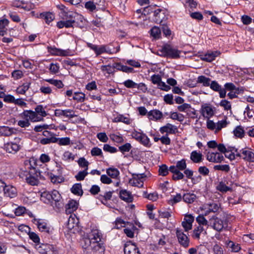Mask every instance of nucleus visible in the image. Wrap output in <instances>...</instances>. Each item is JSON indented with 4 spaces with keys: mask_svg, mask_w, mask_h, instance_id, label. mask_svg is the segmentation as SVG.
Returning <instances> with one entry per match:
<instances>
[{
    "mask_svg": "<svg viewBox=\"0 0 254 254\" xmlns=\"http://www.w3.org/2000/svg\"><path fill=\"white\" fill-rule=\"evenodd\" d=\"M24 164L25 165H29L28 167L29 171L25 179L27 184L31 186H37L39 183L40 179L45 180L44 177L38 170L36 161L34 158L25 161Z\"/></svg>",
    "mask_w": 254,
    "mask_h": 254,
    "instance_id": "1",
    "label": "nucleus"
},
{
    "mask_svg": "<svg viewBox=\"0 0 254 254\" xmlns=\"http://www.w3.org/2000/svg\"><path fill=\"white\" fill-rule=\"evenodd\" d=\"M103 235L100 231L97 229H92L87 237L83 238L81 244L83 248L88 249L93 243L101 242Z\"/></svg>",
    "mask_w": 254,
    "mask_h": 254,
    "instance_id": "2",
    "label": "nucleus"
},
{
    "mask_svg": "<svg viewBox=\"0 0 254 254\" xmlns=\"http://www.w3.org/2000/svg\"><path fill=\"white\" fill-rule=\"evenodd\" d=\"M159 52L160 53V54H159L160 56L174 59L179 58L181 53V51L174 48L169 44L164 45L159 50Z\"/></svg>",
    "mask_w": 254,
    "mask_h": 254,
    "instance_id": "3",
    "label": "nucleus"
},
{
    "mask_svg": "<svg viewBox=\"0 0 254 254\" xmlns=\"http://www.w3.org/2000/svg\"><path fill=\"white\" fill-rule=\"evenodd\" d=\"M209 226L218 232H221L227 227V219L225 217H219L214 215L209 219Z\"/></svg>",
    "mask_w": 254,
    "mask_h": 254,
    "instance_id": "4",
    "label": "nucleus"
},
{
    "mask_svg": "<svg viewBox=\"0 0 254 254\" xmlns=\"http://www.w3.org/2000/svg\"><path fill=\"white\" fill-rule=\"evenodd\" d=\"M35 248L37 252L41 254H59V249L55 245L49 244L38 243L36 244Z\"/></svg>",
    "mask_w": 254,
    "mask_h": 254,
    "instance_id": "5",
    "label": "nucleus"
},
{
    "mask_svg": "<svg viewBox=\"0 0 254 254\" xmlns=\"http://www.w3.org/2000/svg\"><path fill=\"white\" fill-rule=\"evenodd\" d=\"M20 141L21 138L16 137L13 140L4 143L3 149L8 153L15 154L21 149Z\"/></svg>",
    "mask_w": 254,
    "mask_h": 254,
    "instance_id": "6",
    "label": "nucleus"
},
{
    "mask_svg": "<svg viewBox=\"0 0 254 254\" xmlns=\"http://www.w3.org/2000/svg\"><path fill=\"white\" fill-rule=\"evenodd\" d=\"M78 204L75 200H70L65 205V213L67 214H70L68 221V227L73 228L74 225L70 226V224L74 223V217H75V214H71L74 211H75L78 208Z\"/></svg>",
    "mask_w": 254,
    "mask_h": 254,
    "instance_id": "7",
    "label": "nucleus"
},
{
    "mask_svg": "<svg viewBox=\"0 0 254 254\" xmlns=\"http://www.w3.org/2000/svg\"><path fill=\"white\" fill-rule=\"evenodd\" d=\"M131 135L133 138L135 139L144 146H150V139L145 133L134 130L132 131Z\"/></svg>",
    "mask_w": 254,
    "mask_h": 254,
    "instance_id": "8",
    "label": "nucleus"
},
{
    "mask_svg": "<svg viewBox=\"0 0 254 254\" xmlns=\"http://www.w3.org/2000/svg\"><path fill=\"white\" fill-rule=\"evenodd\" d=\"M166 11L165 9H157L153 12L152 20L157 23L165 24V22L167 19Z\"/></svg>",
    "mask_w": 254,
    "mask_h": 254,
    "instance_id": "9",
    "label": "nucleus"
},
{
    "mask_svg": "<svg viewBox=\"0 0 254 254\" xmlns=\"http://www.w3.org/2000/svg\"><path fill=\"white\" fill-rule=\"evenodd\" d=\"M176 233L180 245L184 248L188 247L190 244V239L188 236L184 233L182 230L179 228L176 229Z\"/></svg>",
    "mask_w": 254,
    "mask_h": 254,
    "instance_id": "10",
    "label": "nucleus"
},
{
    "mask_svg": "<svg viewBox=\"0 0 254 254\" xmlns=\"http://www.w3.org/2000/svg\"><path fill=\"white\" fill-rule=\"evenodd\" d=\"M207 160L210 162L219 163L224 160L222 153L217 152L208 151L206 155Z\"/></svg>",
    "mask_w": 254,
    "mask_h": 254,
    "instance_id": "11",
    "label": "nucleus"
},
{
    "mask_svg": "<svg viewBox=\"0 0 254 254\" xmlns=\"http://www.w3.org/2000/svg\"><path fill=\"white\" fill-rule=\"evenodd\" d=\"M34 223H35L39 231L42 232H45L50 234L52 233L53 229L49 226L48 224L43 220L34 218L33 220Z\"/></svg>",
    "mask_w": 254,
    "mask_h": 254,
    "instance_id": "12",
    "label": "nucleus"
},
{
    "mask_svg": "<svg viewBox=\"0 0 254 254\" xmlns=\"http://www.w3.org/2000/svg\"><path fill=\"white\" fill-rule=\"evenodd\" d=\"M146 177L144 173L142 174H132V178L129 180V183L132 186L142 188L143 186V183L142 179Z\"/></svg>",
    "mask_w": 254,
    "mask_h": 254,
    "instance_id": "13",
    "label": "nucleus"
},
{
    "mask_svg": "<svg viewBox=\"0 0 254 254\" xmlns=\"http://www.w3.org/2000/svg\"><path fill=\"white\" fill-rule=\"evenodd\" d=\"M23 118L24 119H27L29 122H38L42 120L41 117H38V115L35 112L31 110L24 111L22 113Z\"/></svg>",
    "mask_w": 254,
    "mask_h": 254,
    "instance_id": "14",
    "label": "nucleus"
},
{
    "mask_svg": "<svg viewBox=\"0 0 254 254\" xmlns=\"http://www.w3.org/2000/svg\"><path fill=\"white\" fill-rule=\"evenodd\" d=\"M220 55V52L218 51H209L204 55H200V59L203 61L210 63Z\"/></svg>",
    "mask_w": 254,
    "mask_h": 254,
    "instance_id": "15",
    "label": "nucleus"
},
{
    "mask_svg": "<svg viewBox=\"0 0 254 254\" xmlns=\"http://www.w3.org/2000/svg\"><path fill=\"white\" fill-rule=\"evenodd\" d=\"M90 248L93 254H104L105 248L103 243H93L88 248Z\"/></svg>",
    "mask_w": 254,
    "mask_h": 254,
    "instance_id": "16",
    "label": "nucleus"
},
{
    "mask_svg": "<svg viewBox=\"0 0 254 254\" xmlns=\"http://www.w3.org/2000/svg\"><path fill=\"white\" fill-rule=\"evenodd\" d=\"M55 115L57 117L63 116L64 117L68 118L69 119H72L77 116L75 114L74 111L70 109H56L55 111Z\"/></svg>",
    "mask_w": 254,
    "mask_h": 254,
    "instance_id": "17",
    "label": "nucleus"
},
{
    "mask_svg": "<svg viewBox=\"0 0 254 254\" xmlns=\"http://www.w3.org/2000/svg\"><path fill=\"white\" fill-rule=\"evenodd\" d=\"M124 251L125 254H141L137 246L130 242L125 244Z\"/></svg>",
    "mask_w": 254,
    "mask_h": 254,
    "instance_id": "18",
    "label": "nucleus"
},
{
    "mask_svg": "<svg viewBox=\"0 0 254 254\" xmlns=\"http://www.w3.org/2000/svg\"><path fill=\"white\" fill-rule=\"evenodd\" d=\"M3 190L5 196L10 198H14L17 195V189L12 186L5 185Z\"/></svg>",
    "mask_w": 254,
    "mask_h": 254,
    "instance_id": "19",
    "label": "nucleus"
},
{
    "mask_svg": "<svg viewBox=\"0 0 254 254\" xmlns=\"http://www.w3.org/2000/svg\"><path fill=\"white\" fill-rule=\"evenodd\" d=\"M162 134L166 133L168 134H175L178 131V127L171 124L167 123L166 125L161 127L159 129Z\"/></svg>",
    "mask_w": 254,
    "mask_h": 254,
    "instance_id": "20",
    "label": "nucleus"
},
{
    "mask_svg": "<svg viewBox=\"0 0 254 254\" xmlns=\"http://www.w3.org/2000/svg\"><path fill=\"white\" fill-rule=\"evenodd\" d=\"M48 51L52 55L57 56H68L69 55V50H62L55 47H49Z\"/></svg>",
    "mask_w": 254,
    "mask_h": 254,
    "instance_id": "21",
    "label": "nucleus"
},
{
    "mask_svg": "<svg viewBox=\"0 0 254 254\" xmlns=\"http://www.w3.org/2000/svg\"><path fill=\"white\" fill-rule=\"evenodd\" d=\"M200 113L204 118L208 119L214 115V111L212 106L207 104L201 106Z\"/></svg>",
    "mask_w": 254,
    "mask_h": 254,
    "instance_id": "22",
    "label": "nucleus"
},
{
    "mask_svg": "<svg viewBox=\"0 0 254 254\" xmlns=\"http://www.w3.org/2000/svg\"><path fill=\"white\" fill-rule=\"evenodd\" d=\"M242 154V158L249 162H254V153L251 149L243 148L240 150Z\"/></svg>",
    "mask_w": 254,
    "mask_h": 254,
    "instance_id": "23",
    "label": "nucleus"
},
{
    "mask_svg": "<svg viewBox=\"0 0 254 254\" xmlns=\"http://www.w3.org/2000/svg\"><path fill=\"white\" fill-rule=\"evenodd\" d=\"M120 197L122 200L128 203L132 202L133 200L131 193L126 190H120Z\"/></svg>",
    "mask_w": 254,
    "mask_h": 254,
    "instance_id": "24",
    "label": "nucleus"
},
{
    "mask_svg": "<svg viewBox=\"0 0 254 254\" xmlns=\"http://www.w3.org/2000/svg\"><path fill=\"white\" fill-rule=\"evenodd\" d=\"M147 116L150 120L158 121L162 118L163 114L158 110H152L148 112Z\"/></svg>",
    "mask_w": 254,
    "mask_h": 254,
    "instance_id": "25",
    "label": "nucleus"
},
{
    "mask_svg": "<svg viewBox=\"0 0 254 254\" xmlns=\"http://www.w3.org/2000/svg\"><path fill=\"white\" fill-rule=\"evenodd\" d=\"M190 159L193 163H200L202 162L203 158L202 153L196 150L192 151L190 155Z\"/></svg>",
    "mask_w": 254,
    "mask_h": 254,
    "instance_id": "26",
    "label": "nucleus"
},
{
    "mask_svg": "<svg viewBox=\"0 0 254 254\" xmlns=\"http://www.w3.org/2000/svg\"><path fill=\"white\" fill-rule=\"evenodd\" d=\"M113 191H109L105 192L104 194H100L99 196V199L102 203L108 206L111 207L110 204L108 202V200H110L112 197Z\"/></svg>",
    "mask_w": 254,
    "mask_h": 254,
    "instance_id": "27",
    "label": "nucleus"
},
{
    "mask_svg": "<svg viewBox=\"0 0 254 254\" xmlns=\"http://www.w3.org/2000/svg\"><path fill=\"white\" fill-rule=\"evenodd\" d=\"M15 133V129L7 126H0V136H10Z\"/></svg>",
    "mask_w": 254,
    "mask_h": 254,
    "instance_id": "28",
    "label": "nucleus"
},
{
    "mask_svg": "<svg viewBox=\"0 0 254 254\" xmlns=\"http://www.w3.org/2000/svg\"><path fill=\"white\" fill-rule=\"evenodd\" d=\"M75 23V21L74 19H70L66 20H61L57 22V26L60 28H63L64 27L65 28H70L73 27Z\"/></svg>",
    "mask_w": 254,
    "mask_h": 254,
    "instance_id": "29",
    "label": "nucleus"
},
{
    "mask_svg": "<svg viewBox=\"0 0 254 254\" xmlns=\"http://www.w3.org/2000/svg\"><path fill=\"white\" fill-rule=\"evenodd\" d=\"M31 84V83L30 81L24 82L22 85H19L16 88V93L19 94L24 95L26 91L30 88Z\"/></svg>",
    "mask_w": 254,
    "mask_h": 254,
    "instance_id": "30",
    "label": "nucleus"
},
{
    "mask_svg": "<svg viewBox=\"0 0 254 254\" xmlns=\"http://www.w3.org/2000/svg\"><path fill=\"white\" fill-rule=\"evenodd\" d=\"M196 198V195L193 193L187 192L183 195V201L189 204L192 203Z\"/></svg>",
    "mask_w": 254,
    "mask_h": 254,
    "instance_id": "31",
    "label": "nucleus"
},
{
    "mask_svg": "<svg viewBox=\"0 0 254 254\" xmlns=\"http://www.w3.org/2000/svg\"><path fill=\"white\" fill-rule=\"evenodd\" d=\"M132 120L128 117H126L123 115H119L114 119V122H123L126 125H130Z\"/></svg>",
    "mask_w": 254,
    "mask_h": 254,
    "instance_id": "32",
    "label": "nucleus"
},
{
    "mask_svg": "<svg viewBox=\"0 0 254 254\" xmlns=\"http://www.w3.org/2000/svg\"><path fill=\"white\" fill-rule=\"evenodd\" d=\"M49 178L53 184H60L64 181V178L62 175H55L52 173H48Z\"/></svg>",
    "mask_w": 254,
    "mask_h": 254,
    "instance_id": "33",
    "label": "nucleus"
},
{
    "mask_svg": "<svg viewBox=\"0 0 254 254\" xmlns=\"http://www.w3.org/2000/svg\"><path fill=\"white\" fill-rule=\"evenodd\" d=\"M71 191L74 194L81 196L83 194V190L81 184H75L71 188Z\"/></svg>",
    "mask_w": 254,
    "mask_h": 254,
    "instance_id": "34",
    "label": "nucleus"
},
{
    "mask_svg": "<svg viewBox=\"0 0 254 254\" xmlns=\"http://www.w3.org/2000/svg\"><path fill=\"white\" fill-rule=\"evenodd\" d=\"M227 247L229 248L232 252L237 253L241 250V247L239 244L234 243L232 241H229L227 243Z\"/></svg>",
    "mask_w": 254,
    "mask_h": 254,
    "instance_id": "35",
    "label": "nucleus"
},
{
    "mask_svg": "<svg viewBox=\"0 0 254 254\" xmlns=\"http://www.w3.org/2000/svg\"><path fill=\"white\" fill-rule=\"evenodd\" d=\"M210 82V78L207 77L204 75H200L197 77V82L198 83H202L203 86H209Z\"/></svg>",
    "mask_w": 254,
    "mask_h": 254,
    "instance_id": "36",
    "label": "nucleus"
},
{
    "mask_svg": "<svg viewBox=\"0 0 254 254\" xmlns=\"http://www.w3.org/2000/svg\"><path fill=\"white\" fill-rule=\"evenodd\" d=\"M41 199L45 203L52 202L51 191H44L42 192Z\"/></svg>",
    "mask_w": 254,
    "mask_h": 254,
    "instance_id": "37",
    "label": "nucleus"
},
{
    "mask_svg": "<svg viewBox=\"0 0 254 254\" xmlns=\"http://www.w3.org/2000/svg\"><path fill=\"white\" fill-rule=\"evenodd\" d=\"M106 173L108 176L113 179L117 178L120 175V172L118 169L113 167L107 169Z\"/></svg>",
    "mask_w": 254,
    "mask_h": 254,
    "instance_id": "38",
    "label": "nucleus"
},
{
    "mask_svg": "<svg viewBox=\"0 0 254 254\" xmlns=\"http://www.w3.org/2000/svg\"><path fill=\"white\" fill-rule=\"evenodd\" d=\"M45 81L49 82L51 84L55 86L59 89L62 88L64 86V84H63V82L60 80L51 78L45 79Z\"/></svg>",
    "mask_w": 254,
    "mask_h": 254,
    "instance_id": "39",
    "label": "nucleus"
},
{
    "mask_svg": "<svg viewBox=\"0 0 254 254\" xmlns=\"http://www.w3.org/2000/svg\"><path fill=\"white\" fill-rule=\"evenodd\" d=\"M57 139L56 136H52L51 137H45L41 139L39 143L42 145H46L51 143H57Z\"/></svg>",
    "mask_w": 254,
    "mask_h": 254,
    "instance_id": "40",
    "label": "nucleus"
},
{
    "mask_svg": "<svg viewBox=\"0 0 254 254\" xmlns=\"http://www.w3.org/2000/svg\"><path fill=\"white\" fill-rule=\"evenodd\" d=\"M196 222L198 223L199 226H206L207 227L209 226V220L207 221L203 215H199L196 218Z\"/></svg>",
    "mask_w": 254,
    "mask_h": 254,
    "instance_id": "41",
    "label": "nucleus"
},
{
    "mask_svg": "<svg viewBox=\"0 0 254 254\" xmlns=\"http://www.w3.org/2000/svg\"><path fill=\"white\" fill-rule=\"evenodd\" d=\"M85 99V94L79 92H74L72 97V99L76 101L77 102H83L84 101Z\"/></svg>",
    "mask_w": 254,
    "mask_h": 254,
    "instance_id": "42",
    "label": "nucleus"
},
{
    "mask_svg": "<svg viewBox=\"0 0 254 254\" xmlns=\"http://www.w3.org/2000/svg\"><path fill=\"white\" fill-rule=\"evenodd\" d=\"M234 135L240 138H242L244 136L245 131L243 128L239 126H237L235 129L233 130Z\"/></svg>",
    "mask_w": 254,
    "mask_h": 254,
    "instance_id": "43",
    "label": "nucleus"
},
{
    "mask_svg": "<svg viewBox=\"0 0 254 254\" xmlns=\"http://www.w3.org/2000/svg\"><path fill=\"white\" fill-rule=\"evenodd\" d=\"M150 35L155 39H158L160 37L161 30L160 28L157 26H154L150 30Z\"/></svg>",
    "mask_w": 254,
    "mask_h": 254,
    "instance_id": "44",
    "label": "nucleus"
},
{
    "mask_svg": "<svg viewBox=\"0 0 254 254\" xmlns=\"http://www.w3.org/2000/svg\"><path fill=\"white\" fill-rule=\"evenodd\" d=\"M172 212L170 210H167L166 209H161L158 210L159 216L162 218L169 219L171 217Z\"/></svg>",
    "mask_w": 254,
    "mask_h": 254,
    "instance_id": "45",
    "label": "nucleus"
},
{
    "mask_svg": "<svg viewBox=\"0 0 254 254\" xmlns=\"http://www.w3.org/2000/svg\"><path fill=\"white\" fill-rule=\"evenodd\" d=\"M216 189L222 192H226L232 190V189L230 187L227 186L223 182H221L219 183Z\"/></svg>",
    "mask_w": 254,
    "mask_h": 254,
    "instance_id": "46",
    "label": "nucleus"
},
{
    "mask_svg": "<svg viewBox=\"0 0 254 254\" xmlns=\"http://www.w3.org/2000/svg\"><path fill=\"white\" fill-rule=\"evenodd\" d=\"M159 175L166 176L169 174V169L166 164H162L159 166Z\"/></svg>",
    "mask_w": 254,
    "mask_h": 254,
    "instance_id": "47",
    "label": "nucleus"
},
{
    "mask_svg": "<svg viewBox=\"0 0 254 254\" xmlns=\"http://www.w3.org/2000/svg\"><path fill=\"white\" fill-rule=\"evenodd\" d=\"M204 230L203 226H198L195 228L193 231L192 237L195 239H199L200 234Z\"/></svg>",
    "mask_w": 254,
    "mask_h": 254,
    "instance_id": "48",
    "label": "nucleus"
},
{
    "mask_svg": "<svg viewBox=\"0 0 254 254\" xmlns=\"http://www.w3.org/2000/svg\"><path fill=\"white\" fill-rule=\"evenodd\" d=\"M215 170L222 171L228 173L230 170V168L229 165H215L213 167Z\"/></svg>",
    "mask_w": 254,
    "mask_h": 254,
    "instance_id": "49",
    "label": "nucleus"
},
{
    "mask_svg": "<svg viewBox=\"0 0 254 254\" xmlns=\"http://www.w3.org/2000/svg\"><path fill=\"white\" fill-rule=\"evenodd\" d=\"M42 15L47 24H49L55 19V15L51 12H46Z\"/></svg>",
    "mask_w": 254,
    "mask_h": 254,
    "instance_id": "50",
    "label": "nucleus"
},
{
    "mask_svg": "<svg viewBox=\"0 0 254 254\" xmlns=\"http://www.w3.org/2000/svg\"><path fill=\"white\" fill-rule=\"evenodd\" d=\"M57 142L60 145H68L70 143V139L69 137H65L62 138H57Z\"/></svg>",
    "mask_w": 254,
    "mask_h": 254,
    "instance_id": "51",
    "label": "nucleus"
},
{
    "mask_svg": "<svg viewBox=\"0 0 254 254\" xmlns=\"http://www.w3.org/2000/svg\"><path fill=\"white\" fill-rule=\"evenodd\" d=\"M143 196L153 201H156L158 198V196L157 193H148L147 192H144Z\"/></svg>",
    "mask_w": 254,
    "mask_h": 254,
    "instance_id": "52",
    "label": "nucleus"
},
{
    "mask_svg": "<svg viewBox=\"0 0 254 254\" xmlns=\"http://www.w3.org/2000/svg\"><path fill=\"white\" fill-rule=\"evenodd\" d=\"M102 71H106L109 74H112L115 72V68L114 67V64L111 66L110 64L102 65L101 67Z\"/></svg>",
    "mask_w": 254,
    "mask_h": 254,
    "instance_id": "53",
    "label": "nucleus"
},
{
    "mask_svg": "<svg viewBox=\"0 0 254 254\" xmlns=\"http://www.w3.org/2000/svg\"><path fill=\"white\" fill-rule=\"evenodd\" d=\"M62 159L66 161H73L74 159V155L68 151H65L63 155Z\"/></svg>",
    "mask_w": 254,
    "mask_h": 254,
    "instance_id": "54",
    "label": "nucleus"
},
{
    "mask_svg": "<svg viewBox=\"0 0 254 254\" xmlns=\"http://www.w3.org/2000/svg\"><path fill=\"white\" fill-rule=\"evenodd\" d=\"M88 175L87 170H84L82 171L79 172L75 178L77 181H83L85 177Z\"/></svg>",
    "mask_w": 254,
    "mask_h": 254,
    "instance_id": "55",
    "label": "nucleus"
},
{
    "mask_svg": "<svg viewBox=\"0 0 254 254\" xmlns=\"http://www.w3.org/2000/svg\"><path fill=\"white\" fill-rule=\"evenodd\" d=\"M77 163L80 167L85 168L84 169L85 170H88L89 162L84 157H80L77 161Z\"/></svg>",
    "mask_w": 254,
    "mask_h": 254,
    "instance_id": "56",
    "label": "nucleus"
},
{
    "mask_svg": "<svg viewBox=\"0 0 254 254\" xmlns=\"http://www.w3.org/2000/svg\"><path fill=\"white\" fill-rule=\"evenodd\" d=\"M11 76L14 80H18L24 76V74L21 70H14L11 73Z\"/></svg>",
    "mask_w": 254,
    "mask_h": 254,
    "instance_id": "57",
    "label": "nucleus"
},
{
    "mask_svg": "<svg viewBox=\"0 0 254 254\" xmlns=\"http://www.w3.org/2000/svg\"><path fill=\"white\" fill-rule=\"evenodd\" d=\"M198 172L203 176H207L209 175L210 171L207 167L202 166L198 168Z\"/></svg>",
    "mask_w": 254,
    "mask_h": 254,
    "instance_id": "58",
    "label": "nucleus"
},
{
    "mask_svg": "<svg viewBox=\"0 0 254 254\" xmlns=\"http://www.w3.org/2000/svg\"><path fill=\"white\" fill-rule=\"evenodd\" d=\"M176 166L179 170L183 171L187 168V163L184 159L178 161L176 163Z\"/></svg>",
    "mask_w": 254,
    "mask_h": 254,
    "instance_id": "59",
    "label": "nucleus"
},
{
    "mask_svg": "<svg viewBox=\"0 0 254 254\" xmlns=\"http://www.w3.org/2000/svg\"><path fill=\"white\" fill-rule=\"evenodd\" d=\"M228 125V123L226 120L219 121L216 124V131L220 130L222 128L225 127Z\"/></svg>",
    "mask_w": 254,
    "mask_h": 254,
    "instance_id": "60",
    "label": "nucleus"
},
{
    "mask_svg": "<svg viewBox=\"0 0 254 254\" xmlns=\"http://www.w3.org/2000/svg\"><path fill=\"white\" fill-rule=\"evenodd\" d=\"M85 7L91 12L94 11L96 9V6L93 1L89 0L85 2Z\"/></svg>",
    "mask_w": 254,
    "mask_h": 254,
    "instance_id": "61",
    "label": "nucleus"
},
{
    "mask_svg": "<svg viewBox=\"0 0 254 254\" xmlns=\"http://www.w3.org/2000/svg\"><path fill=\"white\" fill-rule=\"evenodd\" d=\"M173 197L170 200V203L172 204H176L180 202L183 199V196L181 193H177L176 195L172 196Z\"/></svg>",
    "mask_w": 254,
    "mask_h": 254,
    "instance_id": "62",
    "label": "nucleus"
},
{
    "mask_svg": "<svg viewBox=\"0 0 254 254\" xmlns=\"http://www.w3.org/2000/svg\"><path fill=\"white\" fill-rule=\"evenodd\" d=\"M96 137L100 141L104 143L107 142L109 140L105 132H99L97 134Z\"/></svg>",
    "mask_w": 254,
    "mask_h": 254,
    "instance_id": "63",
    "label": "nucleus"
},
{
    "mask_svg": "<svg viewBox=\"0 0 254 254\" xmlns=\"http://www.w3.org/2000/svg\"><path fill=\"white\" fill-rule=\"evenodd\" d=\"M151 81L154 84L158 85L162 81L161 77L159 74H153L151 76Z\"/></svg>",
    "mask_w": 254,
    "mask_h": 254,
    "instance_id": "64",
    "label": "nucleus"
}]
</instances>
